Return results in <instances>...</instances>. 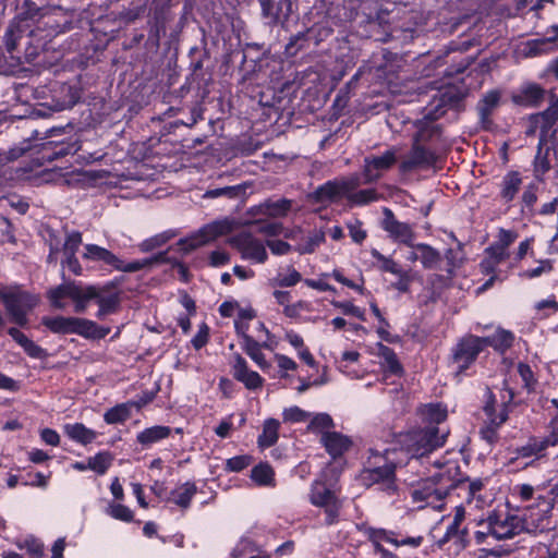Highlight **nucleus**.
<instances>
[{
  "instance_id": "nucleus-47",
  "label": "nucleus",
  "mask_w": 558,
  "mask_h": 558,
  "mask_svg": "<svg viewBox=\"0 0 558 558\" xmlns=\"http://www.w3.org/2000/svg\"><path fill=\"white\" fill-rule=\"evenodd\" d=\"M504 423H506L505 414L500 415L498 421H493V424H486L485 423L480 428V432H478L481 439L486 441V444L489 447L496 446L498 444L499 439H500L499 428L501 427V425Z\"/></svg>"
},
{
  "instance_id": "nucleus-64",
  "label": "nucleus",
  "mask_w": 558,
  "mask_h": 558,
  "mask_svg": "<svg viewBox=\"0 0 558 558\" xmlns=\"http://www.w3.org/2000/svg\"><path fill=\"white\" fill-rule=\"evenodd\" d=\"M333 426V420L328 413H317L311 420L307 428L308 430L316 433L332 428Z\"/></svg>"
},
{
  "instance_id": "nucleus-26",
  "label": "nucleus",
  "mask_w": 558,
  "mask_h": 558,
  "mask_svg": "<svg viewBox=\"0 0 558 558\" xmlns=\"http://www.w3.org/2000/svg\"><path fill=\"white\" fill-rule=\"evenodd\" d=\"M262 7L263 17L269 25L284 24L291 12V0H258Z\"/></svg>"
},
{
  "instance_id": "nucleus-16",
  "label": "nucleus",
  "mask_w": 558,
  "mask_h": 558,
  "mask_svg": "<svg viewBox=\"0 0 558 558\" xmlns=\"http://www.w3.org/2000/svg\"><path fill=\"white\" fill-rule=\"evenodd\" d=\"M397 162L398 157L395 148H389L381 155L365 156L362 166L363 183L367 185L378 182Z\"/></svg>"
},
{
  "instance_id": "nucleus-23",
  "label": "nucleus",
  "mask_w": 558,
  "mask_h": 558,
  "mask_svg": "<svg viewBox=\"0 0 558 558\" xmlns=\"http://www.w3.org/2000/svg\"><path fill=\"white\" fill-rule=\"evenodd\" d=\"M229 231L230 226L228 222L215 221L201 228L197 234L181 240V244L184 251H194Z\"/></svg>"
},
{
  "instance_id": "nucleus-41",
  "label": "nucleus",
  "mask_w": 558,
  "mask_h": 558,
  "mask_svg": "<svg viewBox=\"0 0 558 558\" xmlns=\"http://www.w3.org/2000/svg\"><path fill=\"white\" fill-rule=\"evenodd\" d=\"M280 422L277 418H267L263 424V432L257 437V445L260 449L275 446L279 439Z\"/></svg>"
},
{
  "instance_id": "nucleus-22",
  "label": "nucleus",
  "mask_w": 558,
  "mask_h": 558,
  "mask_svg": "<svg viewBox=\"0 0 558 558\" xmlns=\"http://www.w3.org/2000/svg\"><path fill=\"white\" fill-rule=\"evenodd\" d=\"M533 123L539 130L538 143H541V146L555 141L558 132V102L553 104L545 111L536 114Z\"/></svg>"
},
{
  "instance_id": "nucleus-35",
  "label": "nucleus",
  "mask_w": 558,
  "mask_h": 558,
  "mask_svg": "<svg viewBox=\"0 0 558 558\" xmlns=\"http://www.w3.org/2000/svg\"><path fill=\"white\" fill-rule=\"evenodd\" d=\"M548 448L541 437L531 436L525 445L514 449V457L511 459V462L519 459H539L545 456Z\"/></svg>"
},
{
  "instance_id": "nucleus-48",
  "label": "nucleus",
  "mask_w": 558,
  "mask_h": 558,
  "mask_svg": "<svg viewBox=\"0 0 558 558\" xmlns=\"http://www.w3.org/2000/svg\"><path fill=\"white\" fill-rule=\"evenodd\" d=\"M466 93L456 86L448 85L444 90L439 92V100L447 108H458L463 101Z\"/></svg>"
},
{
  "instance_id": "nucleus-59",
  "label": "nucleus",
  "mask_w": 558,
  "mask_h": 558,
  "mask_svg": "<svg viewBox=\"0 0 558 558\" xmlns=\"http://www.w3.org/2000/svg\"><path fill=\"white\" fill-rule=\"evenodd\" d=\"M371 255L379 262L378 269L392 275L401 272L402 266L390 257L385 256L378 250L372 248Z\"/></svg>"
},
{
  "instance_id": "nucleus-17",
  "label": "nucleus",
  "mask_w": 558,
  "mask_h": 558,
  "mask_svg": "<svg viewBox=\"0 0 558 558\" xmlns=\"http://www.w3.org/2000/svg\"><path fill=\"white\" fill-rule=\"evenodd\" d=\"M488 526L494 534V541L513 538L524 531L523 520L508 511L493 510L488 512Z\"/></svg>"
},
{
  "instance_id": "nucleus-8",
  "label": "nucleus",
  "mask_w": 558,
  "mask_h": 558,
  "mask_svg": "<svg viewBox=\"0 0 558 558\" xmlns=\"http://www.w3.org/2000/svg\"><path fill=\"white\" fill-rule=\"evenodd\" d=\"M82 98L78 83L51 81L48 85L37 86V107H46L53 111H62L75 106Z\"/></svg>"
},
{
  "instance_id": "nucleus-14",
  "label": "nucleus",
  "mask_w": 558,
  "mask_h": 558,
  "mask_svg": "<svg viewBox=\"0 0 558 558\" xmlns=\"http://www.w3.org/2000/svg\"><path fill=\"white\" fill-rule=\"evenodd\" d=\"M524 530H548L550 529V515L554 509V498L538 494L534 502L522 506Z\"/></svg>"
},
{
  "instance_id": "nucleus-7",
  "label": "nucleus",
  "mask_w": 558,
  "mask_h": 558,
  "mask_svg": "<svg viewBox=\"0 0 558 558\" xmlns=\"http://www.w3.org/2000/svg\"><path fill=\"white\" fill-rule=\"evenodd\" d=\"M41 324L52 333L77 335L86 339H102L109 328L99 326L94 320L75 316H44Z\"/></svg>"
},
{
  "instance_id": "nucleus-31",
  "label": "nucleus",
  "mask_w": 558,
  "mask_h": 558,
  "mask_svg": "<svg viewBox=\"0 0 558 558\" xmlns=\"http://www.w3.org/2000/svg\"><path fill=\"white\" fill-rule=\"evenodd\" d=\"M515 336L511 330L498 327L493 335L481 337L484 350L492 348L499 354H505L514 344Z\"/></svg>"
},
{
  "instance_id": "nucleus-43",
  "label": "nucleus",
  "mask_w": 558,
  "mask_h": 558,
  "mask_svg": "<svg viewBox=\"0 0 558 558\" xmlns=\"http://www.w3.org/2000/svg\"><path fill=\"white\" fill-rule=\"evenodd\" d=\"M251 480L258 487H275V471L268 462H259L251 470Z\"/></svg>"
},
{
  "instance_id": "nucleus-42",
  "label": "nucleus",
  "mask_w": 558,
  "mask_h": 558,
  "mask_svg": "<svg viewBox=\"0 0 558 558\" xmlns=\"http://www.w3.org/2000/svg\"><path fill=\"white\" fill-rule=\"evenodd\" d=\"M549 151L550 148L541 146V143H537V151L532 162L533 166V175L535 180L539 183L545 182V174L550 170V160H549Z\"/></svg>"
},
{
  "instance_id": "nucleus-19",
  "label": "nucleus",
  "mask_w": 558,
  "mask_h": 558,
  "mask_svg": "<svg viewBox=\"0 0 558 558\" xmlns=\"http://www.w3.org/2000/svg\"><path fill=\"white\" fill-rule=\"evenodd\" d=\"M437 160L438 156L433 147L413 142L408 158L399 163V171L407 174L415 169H428L434 167Z\"/></svg>"
},
{
  "instance_id": "nucleus-21",
  "label": "nucleus",
  "mask_w": 558,
  "mask_h": 558,
  "mask_svg": "<svg viewBox=\"0 0 558 558\" xmlns=\"http://www.w3.org/2000/svg\"><path fill=\"white\" fill-rule=\"evenodd\" d=\"M381 228L389 234L390 239L399 244L412 247L414 245L415 232L410 223L399 221L391 209L384 208Z\"/></svg>"
},
{
  "instance_id": "nucleus-36",
  "label": "nucleus",
  "mask_w": 558,
  "mask_h": 558,
  "mask_svg": "<svg viewBox=\"0 0 558 558\" xmlns=\"http://www.w3.org/2000/svg\"><path fill=\"white\" fill-rule=\"evenodd\" d=\"M243 352L263 371L267 372L271 364L266 360L262 349H269L267 341L258 342L254 338H248L246 342H240Z\"/></svg>"
},
{
  "instance_id": "nucleus-54",
  "label": "nucleus",
  "mask_w": 558,
  "mask_h": 558,
  "mask_svg": "<svg viewBox=\"0 0 558 558\" xmlns=\"http://www.w3.org/2000/svg\"><path fill=\"white\" fill-rule=\"evenodd\" d=\"M131 416L130 408L126 403L117 404L106 411L104 421L107 424H122Z\"/></svg>"
},
{
  "instance_id": "nucleus-18",
  "label": "nucleus",
  "mask_w": 558,
  "mask_h": 558,
  "mask_svg": "<svg viewBox=\"0 0 558 558\" xmlns=\"http://www.w3.org/2000/svg\"><path fill=\"white\" fill-rule=\"evenodd\" d=\"M230 244L241 254V257L256 264H265L268 253L265 244L254 236L252 231H241L230 239Z\"/></svg>"
},
{
  "instance_id": "nucleus-25",
  "label": "nucleus",
  "mask_w": 558,
  "mask_h": 558,
  "mask_svg": "<svg viewBox=\"0 0 558 558\" xmlns=\"http://www.w3.org/2000/svg\"><path fill=\"white\" fill-rule=\"evenodd\" d=\"M231 373L233 378L248 390L262 388L265 381L257 372L250 369L246 360L240 353L233 354Z\"/></svg>"
},
{
  "instance_id": "nucleus-29",
  "label": "nucleus",
  "mask_w": 558,
  "mask_h": 558,
  "mask_svg": "<svg viewBox=\"0 0 558 558\" xmlns=\"http://www.w3.org/2000/svg\"><path fill=\"white\" fill-rule=\"evenodd\" d=\"M322 444L327 453L336 460L351 448L352 440L339 432L325 430L322 435Z\"/></svg>"
},
{
  "instance_id": "nucleus-49",
  "label": "nucleus",
  "mask_w": 558,
  "mask_h": 558,
  "mask_svg": "<svg viewBox=\"0 0 558 558\" xmlns=\"http://www.w3.org/2000/svg\"><path fill=\"white\" fill-rule=\"evenodd\" d=\"M305 36H307L311 44L318 46L320 43L329 38L333 34V28L325 23H315L306 28Z\"/></svg>"
},
{
  "instance_id": "nucleus-34",
  "label": "nucleus",
  "mask_w": 558,
  "mask_h": 558,
  "mask_svg": "<svg viewBox=\"0 0 558 558\" xmlns=\"http://www.w3.org/2000/svg\"><path fill=\"white\" fill-rule=\"evenodd\" d=\"M172 430L173 429L170 426L154 425L137 433L136 442L140 444L143 449H148L153 445L169 438L172 434Z\"/></svg>"
},
{
  "instance_id": "nucleus-30",
  "label": "nucleus",
  "mask_w": 558,
  "mask_h": 558,
  "mask_svg": "<svg viewBox=\"0 0 558 558\" xmlns=\"http://www.w3.org/2000/svg\"><path fill=\"white\" fill-rule=\"evenodd\" d=\"M448 543H452L458 551L469 547L471 543V536L468 526L450 523L447 526L442 537L437 542L439 548H442Z\"/></svg>"
},
{
  "instance_id": "nucleus-52",
  "label": "nucleus",
  "mask_w": 558,
  "mask_h": 558,
  "mask_svg": "<svg viewBox=\"0 0 558 558\" xmlns=\"http://www.w3.org/2000/svg\"><path fill=\"white\" fill-rule=\"evenodd\" d=\"M311 43L305 36V32H299L290 37L288 44L284 46V54L287 58L295 57L300 51L310 47Z\"/></svg>"
},
{
  "instance_id": "nucleus-60",
  "label": "nucleus",
  "mask_w": 558,
  "mask_h": 558,
  "mask_svg": "<svg viewBox=\"0 0 558 558\" xmlns=\"http://www.w3.org/2000/svg\"><path fill=\"white\" fill-rule=\"evenodd\" d=\"M107 514L111 518L130 523L134 520V512L125 505L111 502L107 508Z\"/></svg>"
},
{
  "instance_id": "nucleus-32",
  "label": "nucleus",
  "mask_w": 558,
  "mask_h": 558,
  "mask_svg": "<svg viewBox=\"0 0 558 558\" xmlns=\"http://www.w3.org/2000/svg\"><path fill=\"white\" fill-rule=\"evenodd\" d=\"M442 141V128L424 119L417 122V131L413 136V142L423 145H436Z\"/></svg>"
},
{
  "instance_id": "nucleus-1",
  "label": "nucleus",
  "mask_w": 558,
  "mask_h": 558,
  "mask_svg": "<svg viewBox=\"0 0 558 558\" xmlns=\"http://www.w3.org/2000/svg\"><path fill=\"white\" fill-rule=\"evenodd\" d=\"M108 286L86 284L77 280H65L47 292L50 305L57 310H64L69 302L73 304L76 314H83L90 302L98 305L97 317L116 313L120 298L118 293H109Z\"/></svg>"
},
{
  "instance_id": "nucleus-51",
  "label": "nucleus",
  "mask_w": 558,
  "mask_h": 558,
  "mask_svg": "<svg viewBox=\"0 0 558 558\" xmlns=\"http://www.w3.org/2000/svg\"><path fill=\"white\" fill-rule=\"evenodd\" d=\"M112 463V454L109 451H99L94 457L88 458L87 466L98 475L107 473Z\"/></svg>"
},
{
  "instance_id": "nucleus-6",
  "label": "nucleus",
  "mask_w": 558,
  "mask_h": 558,
  "mask_svg": "<svg viewBox=\"0 0 558 558\" xmlns=\"http://www.w3.org/2000/svg\"><path fill=\"white\" fill-rule=\"evenodd\" d=\"M44 137L37 143V168L46 162H52L68 155H74L77 149V143L72 141L66 134L65 126H51L45 129ZM37 131V141H39Z\"/></svg>"
},
{
  "instance_id": "nucleus-50",
  "label": "nucleus",
  "mask_w": 558,
  "mask_h": 558,
  "mask_svg": "<svg viewBox=\"0 0 558 558\" xmlns=\"http://www.w3.org/2000/svg\"><path fill=\"white\" fill-rule=\"evenodd\" d=\"M292 206L290 199L280 198L277 201H267L260 207L263 213L269 217H284L288 215Z\"/></svg>"
},
{
  "instance_id": "nucleus-20",
  "label": "nucleus",
  "mask_w": 558,
  "mask_h": 558,
  "mask_svg": "<svg viewBox=\"0 0 558 558\" xmlns=\"http://www.w3.org/2000/svg\"><path fill=\"white\" fill-rule=\"evenodd\" d=\"M34 156H35V141L34 135L29 136L28 138L23 140L12 148H10L3 156L2 159L7 161H15L20 158H26L28 160V163L26 167L23 168H16L15 169V175L11 177L12 179L16 180H24L28 179L29 174L34 170Z\"/></svg>"
},
{
  "instance_id": "nucleus-62",
  "label": "nucleus",
  "mask_w": 558,
  "mask_h": 558,
  "mask_svg": "<svg viewBox=\"0 0 558 558\" xmlns=\"http://www.w3.org/2000/svg\"><path fill=\"white\" fill-rule=\"evenodd\" d=\"M146 9L147 0L140 4L132 3V7L124 9L119 13V20L124 24H130L135 20L140 19L141 16H143L146 12Z\"/></svg>"
},
{
  "instance_id": "nucleus-15",
  "label": "nucleus",
  "mask_w": 558,
  "mask_h": 558,
  "mask_svg": "<svg viewBox=\"0 0 558 558\" xmlns=\"http://www.w3.org/2000/svg\"><path fill=\"white\" fill-rule=\"evenodd\" d=\"M0 301L4 304L12 320L23 326L32 306V295L16 286L0 284Z\"/></svg>"
},
{
  "instance_id": "nucleus-38",
  "label": "nucleus",
  "mask_w": 558,
  "mask_h": 558,
  "mask_svg": "<svg viewBox=\"0 0 558 558\" xmlns=\"http://www.w3.org/2000/svg\"><path fill=\"white\" fill-rule=\"evenodd\" d=\"M310 198L316 204L336 203L341 197L337 179L328 180L318 185L314 192L310 194Z\"/></svg>"
},
{
  "instance_id": "nucleus-24",
  "label": "nucleus",
  "mask_w": 558,
  "mask_h": 558,
  "mask_svg": "<svg viewBox=\"0 0 558 558\" xmlns=\"http://www.w3.org/2000/svg\"><path fill=\"white\" fill-rule=\"evenodd\" d=\"M501 94L498 89L488 90L483 95L476 105L478 125L481 130L492 132L495 129L492 116L500 104Z\"/></svg>"
},
{
  "instance_id": "nucleus-2",
  "label": "nucleus",
  "mask_w": 558,
  "mask_h": 558,
  "mask_svg": "<svg viewBox=\"0 0 558 558\" xmlns=\"http://www.w3.org/2000/svg\"><path fill=\"white\" fill-rule=\"evenodd\" d=\"M403 466L404 459H400L392 447L384 451L369 449L359 478L363 486L369 488L377 485L386 495L393 496L399 490L397 469Z\"/></svg>"
},
{
  "instance_id": "nucleus-13",
  "label": "nucleus",
  "mask_w": 558,
  "mask_h": 558,
  "mask_svg": "<svg viewBox=\"0 0 558 558\" xmlns=\"http://www.w3.org/2000/svg\"><path fill=\"white\" fill-rule=\"evenodd\" d=\"M448 470L450 471V498L457 496L462 498L465 504L470 505L474 499L483 501L480 493L484 488V481L480 477L471 480L466 474L461 471L458 461H448Z\"/></svg>"
},
{
  "instance_id": "nucleus-55",
  "label": "nucleus",
  "mask_w": 558,
  "mask_h": 558,
  "mask_svg": "<svg viewBox=\"0 0 558 558\" xmlns=\"http://www.w3.org/2000/svg\"><path fill=\"white\" fill-rule=\"evenodd\" d=\"M252 232L265 234L267 236H277L282 233L283 226L278 221L255 220L250 225Z\"/></svg>"
},
{
  "instance_id": "nucleus-10",
  "label": "nucleus",
  "mask_w": 558,
  "mask_h": 558,
  "mask_svg": "<svg viewBox=\"0 0 558 558\" xmlns=\"http://www.w3.org/2000/svg\"><path fill=\"white\" fill-rule=\"evenodd\" d=\"M364 534L373 546V554L379 556V558H399L398 555L384 547V542L397 548L407 546L415 549L421 547L425 541L423 535L409 536L400 531L384 527L368 526L365 529Z\"/></svg>"
},
{
  "instance_id": "nucleus-53",
  "label": "nucleus",
  "mask_w": 558,
  "mask_h": 558,
  "mask_svg": "<svg viewBox=\"0 0 558 558\" xmlns=\"http://www.w3.org/2000/svg\"><path fill=\"white\" fill-rule=\"evenodd\" d=\"M168 11V0H151L148 5V22L166 24Z\"/></svg>"
},
{
  "instance_id": "nucleus-9",
  "label": "nucleus",
  "mask_w": 558,
  "mask_h": 558,
  "mask_svg": "<svg viewBox=\"0 0 558 558\" xmlns=\"http://www.w3.org/2000/svg\"><path fill=\"white\" fill-rule=\"evenodd\" d=\"M83 258L93 262H101L105 265L111 266L113 269L119 271L135 272L145 268H149L153 265L165 263L167 260V253L159 252L154 256L126 263L120 259L111 251L102 246L97 244H86Z\"/></svg>"
},
{
  "instance_id": "nucleus-4",
  "label": "nucleus",
  "mask_w": 558,
  "mask_h": 558,
  "mask_svg": "<svg viewBox=\"0 0 558 558\" xmlns=\"http://www.w3.org/2000/svg\"><path fill=\"white\" fill-rule=\"evenodd\" d=\"M35 28L32 19L17 17L4 34V45L12 59L19 64L34 66L35 60Z\"/></svg>"
},
{
  "instance_id": "nucleus-39",
  "label": "nucleus",
  "mask_w": 558,
  "mask_h": 558,
  "mask_svg": "<svg viewBox=\"0 0 558 558\" xmlns=\"http://www.w3.org/2000/svg\"><path fill=\"white\" fill-rule=\"evenodd\" d=\"M63 432L70 439L83 446L92 444L97 438V433L83 423L65 424Z\"/></svg>"
},
{
  "instance_id": "nucleus-46",
  "label": "nucleus",
  "mask_w": 558,
  "mask_h": 558,
  "mask_svg": "<svg viewBox=\"0 0 558 558\" xmlns=\"http://www.w3.org/2000/svg\"><path fill=\"white\" fill-rule=\"evenodd\" d=\"M246 193L245 186L242 184L230 185L223 187L209 189L205 192V198L226 197L229 199L243 198Z\"/></svg>"
},
{
  "instance_id": "nucleus-40",
  "label": "nucleus",
  "mask_w": 558,
  "mask_h": 558,
  "mask_svg": "<svg viewBox=\"0 0 558 558\" xmlns=\"http://www.w3.org/2000/svg\"><path fill=\"white\" fill-rule=\"evenodd\" d=\"M420 415L426 426H438L448 417L446 405L441 403H427L420 409Z\"/></svg>"
},
{
  "instance_id": "nucleus-44",
  "label": "nucleus",
  "mask_w": 558,
  "mask_h": 558,
  "mask_svg": "<svg viewBox=\"0 0 558 558\" xmlns=\"http://www.w3.org/2000/svg\"><path fill=\"white\" fill-rule=\"evenodd\" d=\"M514 399V391L511 388H504L501 391V404L499 410L497 408L492 409L488 413H484L486 415L487 421L486 424H493V421H498L500 415L505 414L506 422L509 418V405L512 403Z\"/></svg>"
},
{
  "instance_id": "nucleus-45",
  "label": "nucleus",
  "mask_w": 558,
  "mask_h": 558,
  "mask_svg": "<svg viewBox=\"0 0 558 558\" xmlns=\"http://www.w3.org/2000/svg\"><path fill=\"white\" fill-rule=\"evenodd\" d=\"M412 248L416 250L420 255V262L425 269H433L441 260L440 253L432 245L426 243H414Z\"/></svg>"
},
{
  "instance_id": "nucleus-56",
  "label": "nucleus",
  "mask_w": 558,
  "mask_h": 558,
  "mask_svg": "<svg viewBox=\"0 0 558 558\" xmlns=\"http://www.w3.org/2000/svg\"><path fill=\"white\" fill-rule=\"evenodd\" d=\"M485 253L493 259V264L489 260H483L482 266L486 268V271H494L495 265H498L508 258L507 250L497 245L495 242L485 248Z\"/></svg>"
},
{
  "instance_id": "nucleus-63",
  "label": "nucleus",
  "mask_w": 558,
  "mask_h": 558,
  "mask_svg": "<svg viewBox=\"0 0 558 558\" xmlns=\"http://www.w3.org/2000/svg\"><path fill=\"white\" fill-rule=\"evenodd\" d=\"M330 303H331V305L333 307L340 310L344 315L354 316V317H356L357 319H360L362 322L366 320L365 311L363 308L359 307V306H355L350 301H336V300H332Z\"/></svg>"
},
{
  "instance_id": "nucleus-61",
  "label": "nucleus",
  "mask_w": 558,
  "mask_h": 558,
  "mask_svg": "<svg viewBox=\"0 0 558 558\" xmlns=\"http://www.w3.org/2000/svg\"><path fill=\"white\" fill-rule=\"evenodd\" d=\"M517 371L523 383V388L527 392L535 391L537 380L534 376V372L532 371L531 366L527 363L519 362Z\"/></svg>"
},
{
  "instance_id": "nucleus-5",
  "label": "nucleus",
  "mask_w": 558,
  "mask_h": 558,
  "mask_svg": "<svg viewBox=\"0 0 558 558\" xmlns=\"http://www.w3.org/2000/svg\"><path fill=\"white\" fill-rule=\"evenodd\" d=\"M450 471L448 461L439 466L433 475L421 480L412 489L411 497L414 502H424L426 507L442 510L445 500L450 498Z\"/></svg>"
},
{
  "instance_id": "nucleus-3",
  "label": "nucleus",
  "mask_w": 558,
  "mask_h": 558,
  "mask_svg": "<svg viewBox=\"0 0 558 558\" xmlns=\"http://www.w3.org/2000/svg\"><path fill=\"white\" fill-rule=\"evenodd\" d=\"M449 432L438 426H424L400 433L392 447L404 465L411 459L427 457L429 453L445 446Z\"/></svg>"
},
{
  "instance_id": "nucleus-11",
  "label": "nucleus",
  "mask_w": 558,
  "mask_h": 558,
  "mask_svg": "<svg viewBox=\"0 0 558 558\" xmlns=\"http://www.w3.org/2000/svg\"><path fill=\"white\" fill-rule=\"evenodd\" d=\"M308 501L312 506L324 510V524L326 526H332L339 523L342 500L325 481L314 480L311 483Z\"/></svg>"
},
{
  "instance_id": "nucleus-28",
  "label": "nucleus",
  "mask_w": 558,
  "mask_h": 558,
  "mask_svg": "<svg viewBox=\"0 0 558 558\" xmlns=\"http://www.w3.org/2000/svg\"><path fill=\"white\" fill-rule=\"evenodd\" d=\"M377 355L381 359L380 368L385 375V378L390 376L399 378L403 377L405 373L404 367L395 350L381 342L377 343Z\"/></svg>"
},
{
  "instance_id": "nucleus-12",
  "label": "nucleus",
  "mask_w": 558,
  "mask_h": 558,
  "mask_svg": "<svg viewBox=\"0 0 558 558\" xmlns=\"http://www.w3.org/2000/svg\"><path fill=\"white\" fill-rule=\"evenodd\" d=\"M483 351L480 336L469 333L461 337L452 347L449 357L450 363L456 366V376L470 375L468 371Z\"/></svg>"
},
{
  "instance_id": "nucleus-58",
  "label": "nucleus",
  "mask_w": 558,
  "mask_h": 558,
  "mask_svg": "<svg viewBox=\"0 0 558 558\" xmlns=\"http://www.w3.org/2000/svg\"><path fill=\"white\" fill-rule=\"evenodd\" d=\"M149 31L145 41L147 50H157L160 45V38L166 33V24L148 22Z\"/></svg>"
},
{
  "instance_id": "nucleus-33",
  "label": "nucleus",
  "mask_w": 558,
  "mask_h": 558,
  "mask_svg": "<svg viewBox=\"0 0 558 558\" xmlns=\"http://www.w3.org/2000/svg\"><path fill=\"white\" fill-rule=\"evenodd\" d=\"M522 175L517 170L508 171L500 182L499 197L505 204L511 203L522 186Z\"/></svg>"
},
{
  "instance_id": "nucleus-37",
  "label": "nucleus",
  "mask_w": 558,
  "mask_h": 558,
  "mask_svg": "<svg viewBox=\"0 0 558 558\" xmlns=\"http://www.w3.org/2000/svg\"><path fill=\"white\" fill-rule=\"evenodd\" d=\"M196 494V484L194 482L187 481L180 485L178 488L171 490L168 501L177 505L183 511H185L191 507L192 499Z\"/></svg>"
},
{
  "instance_id": "nucleus-57",
  "label": "nucleus",
  "mask_w": 558,
  "mask_h": 558,
  "mask_svg": "<svg viewBox=\"0 0 558 558\" xmlns=\"http://www.w3.org/2000/svg\"><path fill=\"white\" fill-rule=\"evenodd\" d=\"M380 198V194L376 189H363L359 190L349 196V202L356 206H365L371 203L377 202Z\"/></svg>"
},
{
  "instance_id": "nucleus-27",
  "label": "nucleus",
  "mask_w": 558,
  "mask_h": 558,
  "mask_svg": "<svg viewBox=\"0 0 558 558\" xmlns=\"http://www.w3.org/2000/svg\"><path fill=\"white\" fill-rule=\"evenodd\" d=\"M190 58L191 74L186 81L191 80L192 82H196L199 88L202 84H207L211 77V74L207 72V66H205V62L210 60V54L207 49L193 47L190 50Z\"/></svg>"
}]
</instances>
